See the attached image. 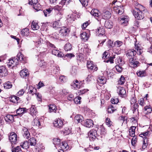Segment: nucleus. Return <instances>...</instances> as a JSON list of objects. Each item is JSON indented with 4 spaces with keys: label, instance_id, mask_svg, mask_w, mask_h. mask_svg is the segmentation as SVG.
<instances>
[{
    "label": "nucleus",
    "instance_id": "nucleus-21",
    "mask_svg": "<svg viewBox=\"0 0 152 152\" xmlns=\"http://www.w3.org/2000/svg\"><path fill=\"white\" fill-rule=\"evenodd\" d=\"M59 146L63 150H67L69 148V146L67 143L66 142H62L61 143Z\"/></svg>",
    "mask_w": 152,
    "mask_h": 152
},
{
    "label": "nucleus",
    "instance_id": "nucleus-7",
    "mask_svg": "<svg viewBox=\"0 0 152 152\" xmlns=\"http://www.w3.org/2000/svg\"><path fill=\"white\" fill-rule=\"evenodd\" d=\"M120 23L123 26H126L128 24L129 18L127 16H122L118 18Z\"/></svg>",
    "mask_w": 152,
    "mask_h": 152
},
{
    "label": "nucleus",
    "instance_id": "nucleus-2",
    "mask_svg": "<svg viewBox=\"0 0 152 152\" xmlns=\"http://www.w3.org/2000/svg\"><path fill=\"white\" fill-rule=\"evenodd\" d=\"M141 48L140 45L136 42L135 43V50L132 49L128 50L126 53V56L129 58L133 57L136 53L140 55L142 52Z\"/></svg>",
    "mask_w": 152,
    "mask_h": 152
},
{
    "label": "nucleus",
    "instance_id": "nucleus-59",
    "mask_svg": "<svg viewBox=\"0 0 152 152\" xmlns=\"http://www.w3.org/2000/svg\"><path fill=\"white\" fill-rule=\"evenodd\" d=\"M115 68L117 71L119 72H121L123 69V68L121 66V65H116Z\"/></svg>",
    "mask_w": 152,
    "mask_h": 152
},
{
    "label": "nucleus",
    "instance_id": "nucleus-18",
    "mask_svg": "<svg viewBox=\"0 0 152 152\" xmlns=\"http://www.w3.org/2000/svg\"><path fill=\"white\" fill-rule=\"evenodd\" d=\"M22 133L23 137L27 139H28L30 136V134L27 129L26 127H24L23 128Z\"/></svg>",
    "mask_w": 152,
    "mask_h": 152
},
{
    "label": "nucleus",
    "instance_id": "nucleus-40",
    "mask_svg": "<svg viewBox=\"0 0 152 152\" xmlns=\"http://www.w3.org/2000/svg\"><path fill=\"white\" fill-rule=\"evenodd\" d=\"M28 142L29 143H30V145L31 146H34L36 144V140L34 137H32L30 138Z\"/></svg>",
    "mask_w": 152,
    "mask_h": 152
},
{
    "label": "nucleus",
    "instance_id": "nucleus-8",
    "mask_svg": "<svg viewBox=\"0 0 152 152\" xmlns=\"http://www.w3.org/2000/svg\"><path fill=\"white\" fill-rule=\"evenodd\" d=\"M18 60L15 57H13L12 59L8 60L7 62V64L9 67L11 66H14L15 65L18 64Z\"/></svg>",
    "mask_w": 152,
    "mask_h": 152
},
{
    "label": "nucleus",
    "instance_id": "nucleus-57",
    "mask_svg": "<svg viewBox=\"0 0 152 152\" xmlns=\"http://www.w3.org/2000/svg\"><path fill=\"white\" fill-rule=\"evenodd\" d=\"M123 44V42L121 41H117L114 43L115 46L116 47H119Z\"/></svg>",
    "mask_w": 152,
    "mask_h": 152
},
{
    "label": "nucleus",
    "instance_id": "nucleus-34",
    "mask_svg": "<svg viewBox=\"0 0 152 152\" xmlns=\"http://www.w3.org/2000/svg\"><path fill=\"white\" fill-rule=\"evenodd\" d=\"M136 127L135 126H131L129 129V135L132 137L135 136V129Z\"/></svg>",
    "mask_w": 152,
    "mask_h": 152
},
{
    "label": "nucleus",
    "instance_id": "nucleus-47",
    "mask_svg": "<svg viewBox=\"0 0 152 152\" xmlns=\"http://www.w3.org/2000/svg\"><path fill=\"white\" fill-rule=\"evenodd\" d=\"M64 48L66 51L70 50L72 48V45L69 43H67L65 45Z\"/></svg>",
    "mask_w": 152,
    "mask_h": 152
},
{
    "label": "nucleus",
    "instance_id": "nucleus-15",
    "mask_svg": "<svg viewBox=\"0 0 152 152\" xmlns=\"http://www.w3.org/2000/svg\"><path fill=\"white\" fill-rule=\"evenodd\" d=\"M41 119H39L38 118H35L32 122V124L34 126H35L37 128H41Z\"/></svg>",
    "mask_w": 152,
    "mask_h": 152
},
{
    "label": "nucleus",
    "instance_id": "nucleus-13",
    "mask_svg": "<svg viewBox=\"0 0 152 152\" xmlns=\"http://www.w3.org/2000/svg\"><path fill=\"white\" fill-rule=\"evenodd\" d=\"M8 74L7 70L5 66H0V76L4 77L7 76Z\"/></svg>",
    "mask_w": 152,
    "mask_h": 152
},
{
    "label": "nucleus",
    "instance_id": "nucleus-58",
    "mask_svg": "<svg viewBox=\"0 0 152 152\" xmlns=\"http://www.w3.org/2000/svg\"><path fill=\"white\" fill-rule=\"evenodd\" d=\"M120 120L122 122L126 123L127 118L125 116H121L119 117Z\"/></svg>",
    "mask_w": 152,
    "mask_h": 152
},
{
    "label": "nucleus",
    "instance_id": "nucleus-11",
    "mask_svg": "<svg viewBox=\"0 0 152 152\" xmlns=\"http://www.w3.org/2000/svg\"><path fill=\"white\" fill-rule=\"evenodd\" d=\"M117 92L118 95L121 97L124 96L126 94V91L124 88L118 86Z\"/></svg>",
    "mask_w": 152,
    "mask_h": 152
},
{
    "label": "nucleus",
    "instance_id": "nucleus-14",
    "mask_svg": "<svg viewBox=\"0 0 152 152\" xmlns=\"http://www.w3.org/2000/svg\"><path fill=\"white\" fill-rule=\"evenodd\" d=\"M105 32L104 29L103 28L99 27L98 28L96 31L97 35L99 37L104 36V37H106L104 35Z\"/></svg>",
    "mask_w": 152,
    "mask_h": 152
},
{
    "label": "nucleus",
    "instance_id": "nucleus-33",
    "mask_svg": "<svg viewBox=\"0 0 152 152\" xmlns=\"http://www.w3.org/2000/svg\"><path fill=\"white\" fill-rule=\"evenodd\" d=\"M113 23L110 20H108L105 22L104 26L107 28H110L113 26Z\"/></svg>",
    "mask_w": 152,
    "mask_h": 152
},
{
    "label": "nucleus",
    "instance_id": "nucleus-50",
    "mask_svg": "<svg viewBox=\"0 0 152 152\" xmlns=\"http://www.w3.org/2000/svg\"><path fill=\"white\" fill-rule=\"evenodd\" d=\"M53 9H54L55 11H57L58 12H61V11L62 10V6H59V5H57L54 7Z\"/></svg>",
    "mask_w": 152,
    "mask_h": 152
},
{
    "label": "nucleus",
    "instance_id": "nucleus-27",
    "mask_svg": "<svg viewBox=\"0 0 152 152\" xmlns=\"http://www.w3.org/2000/svg\"><path fill=\"white\" fill-rule=\"evenodd\" d=\"M91 14L95 17H98L100 15L99 11L96 9H93L91 12Z\"/></svg>",
    "mask_w": 152,
    "mask_h": 152
},
{
    "label": "nucleus",
    "instance_id": "nucleus-43",
    "mask_svg": "<svg viewBox=\"0 0 152 152\" xmlns=\"http://www.w3.org/2000/svg\"><path fill=\"white\" fill-rule=\"evenodd\" d=\"M53 27L55 29H56L60 27L61 25V23L60 22V21H55L54 22L53 24Z\"/></svg>",
    "mask_w": 152,
    "mask_h": 152
},
{
    "label": "nucleus",
    "instance_id": "nucleus-36",
    "mask_svg": "<svg viewBox=\"0 0 152 152\" xmlns=\"http://www.w3.org/2000/svg\"><path fill=\"white\" fill-rule=\"evenodd\" d=\"M31 28L33 30H37L39 28V26L37 23L33 21L31 23Z\"/></svg>",
    "mask_w": 152,
    "mask_h": 152
},
{
    "label": "nucleus",
    "instance_id": "nucleus-10",
    "mask_svg": "<svg viewBox=\"0 0 152 152\" xmlns=\"http://www.w3.org/2000/svg\"><path fill=\"white\" fill-rule=\"evenodd\" d=\"M87 66L88 69L91 70L94 69V71H96L98 69L97 67L93 63V62L91 61H87Z\"/></svg>",
    "mask_w": 152,
    "mask_h": 152
},
{
    "label": "nucleus",
    "instance_id": "nucleus-3",
    "mask_svg": "<svg viewBox=\"0 0 152 152\" xmlns=\"http://www.w3.org/2000/svg\"><path fill=\"white\" fill-rule=\"evenodd\" d=\"M134 102V104L132 106V107L133 108V113L135 114L134 115H133V117L130 118V119L132 121H134V123L137 122L138 119V105L137 103H136V100L133 99Z\"/></svg>",
    "mask_w": 152,
    "mask_h": 152
},
{
    "label": "nucleus",
    "instance_id": "nucleus-1",
    "mask_svg": "<svg viewBox=\"0 0 152 152\" xmlns=\"http://www.w3.org/2000/svg\"><path fill=\"white\" fill-rule=\"evenodd\" d=\"M136 7L133 11V14L135 18L137 20L143 19L144 16L142 11L144 10L145 8L142 5L136 3Z\"/></svg>",
    "mask_w": 152,
    "mask_h": 152
},
{
    "label": "nucleus",
    "instance_id": "nucleus-28",
    "mask_svg": "<svg viewBox=\"0 0 152 152\" xmlns=\"http://www.w3.org/2000/svg\"><path fill=\"white\" fill-rule=\"evenodd\" d=\"M152 110L150 106H146L144 108L143 112L144 114L148 115L149 113H151Z\"/></svg>",
    "mask_w": 152,
    "mask_h": 152
},
{
    "label": "nucleus",
    "instance_id": "nucleus-20",
    "mask_svg": "<svg viewBox=\"0 0 152 152\" xmlns=\"http://www.w3.org/2000/svg\"><path fill=\"white\" fill-rule=\"evenodd\" d=\"M129 58V62L130 64L132 66L134 67H135L138 66L139 62L137 61H136L133 58V57Z\"/></svg>",
    "mask_w": 152,
    "mask_h": 152
},
{
    "label": "nucleus",
    "instance_id": "nucleus-45",
    "mask_svg": "<svg viewBox=\"0 0 152 152\" xmlns=\"http://www.w3.org/2000/svg\"><path fill=\"white\" fill-rule=\"evenodd\" d=\"M62 14L61 12H58L55 15L56 19L57 21L59 22L60 20L62 18Z\"/></svg>",
    "mask_w": 152,
    "mask_h": 152
},
{
    "label": "nucleus",
    "instance_id": "nucleus-49",
    "mask_svg": "<svg viewBox=\"0 0 152 152\" xmlns=\"http://www.w3.org/2000/svg\"><path fill=\"white\" fill-rule=\"evenodd\" d=\"M60 140L58 138H55L53 139V143L55 145H60L61 144Z\"/></svg>",
    "mask_w": 152,
    "mask_h": 152
},
{
    "label": "nucleus",
    "instance_id": "nucleus-54",
    "mask_svg": "<svg viewBox=\"0 0 152 152\" xmlns=\"http://www.w3.org/2000/svg\"><path fill=\"white\" fill-rule=\"evenodd\" d=\"M71 132V131L70 129L68 128H66L64 129L63 133L65 135H67L70 134Z\"/></svg>",
    "mask_w": 152,
    "mask_h": 152
},
{
    "label": "nucleus",
    "instance_id": "nucleus-61",
    "mask_svg": "<svg viewBox=\"0 0 152 152\" xmlns=\"http://www.w3.org/2000/svg\"><path fill=\"white\" fill-rule=\"evenodd\" d=\"M39 65L40 67L44 68L47 66V64L44 61H41L39 63Z\"/></svg>",
    "mask_w": 152,
    "mask_h": 152
},
{
    "label": "nucleus",
    "instance_id": "nucleus-53",
    "mask_svg": "<svg viewBox=\"0 0 152 152\" xmlns=\"http://www.w3.org/2000/svg\"><path fill=\"white\" fill-rule=\"evenodd\" d=\"M66 78L64 76H61L59 78L60 83H63L66 81Z\"/></svg>",
    "mask_w": 152,
    "mask_h": 152
},
{
    "label": "nucleus",
    "instance_id": "nucleus-51",
    "mask_svg": "<svg viewBox=\"0 0 152 152\" xmlns=\"http://www.w3.org/2000/svg\"><path fill=\"white\" fill-rule=\"evenodd\" d=\"M125 82V78L122 75L119 80L118 81V85H123L124 84Z\"/></svg>",
    "mask_w": 152,
    "mask_h": 152
},
{
    "label": "nucleus",
    "instance_id": "nucleus-64",
    "mask_svg": "<svg viewBox=\"0 0 152 152\" xmlns=\"http://www.w3.org/2000/svg\"><path fill=\"white\" fill-rule=\"evenodd\" d=\"M21 150L20 147L19 146H18L12 149V152H19Z\"/></svg>",
    "mask_w": 152,
    "mask_h": 152
},
{
    "label": "nucleus",
    "instance_id": "nucleus-46",
    "mask_svg": "<svg viewBox=\"0 0 152 152\" xmlns=\"http://www.w3.org/2000/svg\"><path fill=\"white\" fill-rule=\"evenodd\" d=\"M26 112V108H19L16 111V113L18 114H20Z\"/></svg>",
    "mask_w": 152,
    "mask_h": 152
},
{
    "label": "nucleus",
    "instance_id": "nucleus-17",
    "mask_svg": "<svg viewBox=\"0 0 152 152\" xmlns=\"http://www.w3.org/2000/svg\"><path fill=\"white\" fill-rule=\"evenodd\" d=\"M83 125L87 127L90 128L93 126V121L91 119H87L84 121Z\"/></svg>",
    "mask_w": 152,
    "mask_h": 152
},
{
    "label": "nucleus",
    "instance_id": "nucleus-32",
    "mask_svg": "<svg viewBox=\"0 0 152 152\" xmlns=\"http://www.w3.org/2000/svg\"><path fill=\"white\" fill-rule=\"evenodd\" d=\"M80 37L81 39L83 41H86L88 40L89 38V36L86 33L83 32L81 34Z\"/></svg>",
    "mask_w": 152,
    "mask_h": 152
},
{
    "label": "nucleus",
    "instance_id": "nucleus-56",
    "mask_svg": "<svg viewBox=\"0 0 152 152\" xmlns=\"http://www.w3.org/2000/svg\"><path fill=\"white\" fill-rule=\"evenodd\" d=\"M93 79V77L92 75L91 74H90L88 75V77L86 78V80L87 82L88 83L92 81Z\"/></svg>",
    "mask_w": 152,
    "mask_h": 152
},
{
    "label": "nucleus",
    "instance_id": "nucleus-38",
    "mask_svg": "<svg viewBox=\"0 0 152 152\" xmlns=\"http://www.w3.org/2000/svg\"><path fill=\"white\" fill-rule=\"evenodd\" d=\"M19 98L15 95L12 96L10 97V101L14 103L17 102L19 100Z\"/></svg>",
    "mask_w": 152,
    "mask_h": 152
},
{
    "label": "nucleus",
    "instance_id": "nucleus-39",
    "mask_svg": "<svg viewBox=\"0 0 152 152\" xmlns=\"http://www.w3.org/2000/svg\"><path fill=\"white\" fill-rule=\"evenodd\" d=\"M53 10L52 8H50L44 10L43 11L45 16L47 17L50 15V14Z\"/></svg>",
    "mask_w": 152,
    "mask_h": 152
},
{
    "label": "nucleus",
    "instance_id": "nucleus-60",
    "mask_svg": "<svg viewBox=\"0 0 152 152\" xmlns=\"http://www.w3.org/2000/svg\"><path fill=\"white\" fill-rule=\"evenodd\" d=\"M46 43L48 46L50 48V49H51L52 50L53 49H55L56 48V47L54 45L51 43L50 42H47Z\"/></svg>",
    "mask_w": 152,
    "mask_h": 152
},
{
    "label": "nucleus",
    "instance_id": "nucleus-42",
    "mask_svg": "<svg viewBox=\"0 0 152 152\" xmlns=\"http://www.w3.org/2000/svg\"><path fill=\"white\" fill-rule=\"evenodd\" d=\"M44 40L41 38L39 39L36 42L35 44L36 46L38 47L40 46L44 42Z\"/></svg>",
    "mask_w": 152,
    "mask_h": 152
},
{
    "label": "nucleus",
    "instance_id": "nucleus-12",
    "mask_svg": "<svg viewBox=\"0 0 152 152\" xmlns=\"http://www.w3.org/2000/svg\"><path fill=\"white\" fill-rule=\"evenodd\" d=\"M9 139L12 143H15L17 140V135L15 132H12L9 136Z\"/></svg>",
    "mask_w": 152,
    "mask_h": 152
},
{
    "label": "nucleus",
    "instance_id": "nucleus-30",
    "mask_svg": "<svg viewBox=\"0 0 152 152\" xmlns=\"http://www.w3.org/2000/svg\"><path fill=\"white\" fill-rule=\"evenodd\" d=\"M20 33L23 36H28L29 34V32L28 29L27 28L23 29L21 31Z\"/></svg>",
    "mask_w": 152,
    "mask_h": 152
},
{
    "label": "nucleus",
    "instance_id": "nucleus-52",
    "mask_svg": "<svg viewBox=\"0 0 152 152\" xmlns=\"http://www.w3.org/2000/svg\"><path fill=\"white\" fill-rule=\"evenodd\" d=\"M137 74L139 77H142L146 75L145 72V71H139L137 73Z\"/></svg>",
    "mask_w": 152,
    "mask_h": 152
},
{
    "label": "nucleus",
    "instance_id": "nucleus-25",
    "mask_svg": "<svg viewBox=\"0 0 152 152\" xmlns=\"http://www.w3.org/2000/svg\"><path fill=\"white\" fill-rule=\"evenodd\" d=\"M29 74L28 71V70L26 69H23L21 70L20 73V75L21 77L23 78L27 76Z\"/></svg>",
    "mask_w": 152,
    "mask_h": 152
},
{
    "label": "nucleus",
    "instance_id": "nucleus-48",
    "mask_svg": "<svg viewBox=\"0 0 152 152\" xmlns=\"http://www.w3.org/2000/svg\"><path fill=\"white\" fill-rule=\"evenodd\" d=\"M4 86L5 89H9L12 88V85L10 82H7L4 84Z\"/></svg>",
    "mask_w": 152,
    "mask_h": 152
},
{
    "label": "nucleus",
    "instance_id": "nucleus-24",
    "mask_svg": "<svg viewBox=\"0 0 152 152\" xmlns=\"http://www.w3.org/2000/svg\"><path fill=\"white\" fill-rule=\"evenodd\" d=\"M83 120V117L80 115H77L75 118V121L76 123L81 122Z\"/></svg>",
    "mask_w": 152,
    "mask_h": 152
},
{
    "label": "nucleus",
    "instance_id": "nucleus-35",
    "mask_svg": "<svg viewBox=\"0 0 152 152\" xmlns=\"http://www.w3.org/2000/svg\"><path fill=\"white\" fill-rule=\"evenodd\" d=\"M29 143L28 142L26 141L23 142L21 143L20 146L23 148L26 149L29 148Z\"/></svg>",
    "mask_w": 152,
    "mask_h": 152
},
{
    "label": "nucleus",
    "instance_id": "nucleus-63",
    "mask_svg": "<svg viewBox=\"0 0 152 152\" xmlns=\"http://www.w3.org/2000/svg\"><path fill=\"white\" fill-rule=\"evenodd\" d=\"M100 132L101 134L104 135L106 133V131L104 127L102 126L100 127Z\"/></svg>",
    "mask_w": 152,
    "mask_h": 152
},
{
    "label": "nucleus",
    "instance_id": "nucleus-9",
    "mask_svg": "<svg viewBox=\"0 0 152 152\" xmlns=\"http://www.w3.org/2000/svg\"><path fill=\"white\" fill-rule=\"evenodd\" d=\"M113 9L115 12L119 15L122 14L124 11V9L122 6L117 5L114 7Z\"/></svg>",
    "mask_w": 152,
    "mask_h": 152
},
{
    "label": "nucleus",
    "instance_id": "nucleus-55",
    "mask_svg": "<svg viewBox=\"0 0 152 152\" xmlns=\"http://www.w3.org/2000/svg\"><path fill=\"white\" fill-rule=\"evenodd\" d=\"M106 124L108 126L110 127L112 124V122L109 118H107L106 119Z\"/></svg>",
    "mask_w": 152,
    "mask_h": 152
},
{
    "label": "nucleus",
    "instance_id": "nucleus-29",
    "mask_svg": "<svg viewBox=\"0 0 152 152\" xmlns=\"http://www.w3.org/2000/svg\"><path fill=\"white\" fill-rule=\"evenodd\" d=\"M37 3V0H28V4L31 5H33L34 8L37 10V11H38L40 10V9H37L36 8L35 6V5H36Z\"/></svg>",
    "mask_w": 152,
    "mask_h": 152
},
{
    "label": "nucleus",
    "instance_id": "nucleus-41",
    "mask_svg": "<svg viewBox=\"0 0 152 152\" xmlns=\"http://www.w3.org/2000/svg\"><path fill=\"white\" fill-rule=\"evenodd\" d=\"M98 82L101 84H104L106 82V79L104 77H99L98 79Z\"/></svg>",
    "mask_w": 152,
    "mask_h": 152
},
{
    "label": "nucleus",
    "instance_id": "nucleus-16",
    "mask_svg": "<svg viewBox=\"0 0 152 152\" xmlns=\"http://www.w3.org/2000/svg\"><path fill=\"white\" fill-rule=\"evenodd\" d=\"M52 54L55 56H57L58 57H62L64 55L63 53L58 50H57L56 48L55 49H53L52 50Z\"/></svg>",
    "mask_w": 152,
    "mask_h": 152
},
{
    "label": "nucleus",
    "instance_id": "nucleus-19",
    "mask_svg": "<svg viewBox=\"0 0 152 152\" xmlns=\"http://www.w3.org/2000/svg\"><path fill=\"white\" fill-rule=\"evenodd\" d=\"M110 12L108 11H104L102 14V16L104 19H108L111 17Z\"/></svg>",
    "mask_w": 152,
    "mask_h": 152
},
{
    "label": "nucleus",
    "instance_id": "nucleus-23",
    "mask_svg": "<svg viewBox=\"0 0 152 152\" xmlns=\"http://www.w3.org/2000/svg\"><path fill=\"white\" fill-rule=\"evenodd\" d=\"M17 57L18 58V59L20 61L23 62H25L26 61V58L24 57L23 54L21 52H19L17 55Z\"/></svg>",
    "mask_w": 152,
    "mask_h": 152
},
{
    "label": "nucleus",
    "instance_id": "nucleus-31",
    "mask_svg": "<svg viewBox=\"0 0 152 152\" xmlns=\"http://www.w3.org/2000/svg\"><path fill=\"white\" fill-rule=\"evenodd\" d=\"M30 114L33 116L36 115L37 114V110L34 105H32L30 109Z\"/></svg>",
    "mask_w": 152,
    "mask_h": 152
},
{
    "label": "nucleus",
    "instance_id": "nucleus-22",
    "mask_svg": "<svg viewBox=\"0 0 152 152\" xmlns=\"http://www.w3.org/2000/svg\"><path fill=\"white\" fill-rule=\"evenodd\" d=\"M4 119L7 122L10 123L13 121L14 117L12 115H7L4 117Z\"/></svg>",
    "mask_w": 152,
    "mask_h": 152
},
{
    "label": "nucleus",
    "instance_id": "nucleus-6",
    "mask_svg": "<svg viewBox=\"0 0 152 152\" xmlns=\"http://www.w3.org/2000/svg\"><path fill=\"white\" fill-rule=\"evenodd\" d=\"M69 29L65 27H61L59 32V35L62 37H64L66 36L69 32Z\"/></svg>",
    "mask_w": 152,
    "mask_h": 152
},
{
    "label": "nucleus",
    "instance_id": "nucleus-5",
    "mask_svg": "<svg viewBox=\"0 0 152 152\" xmlns=\"http://www.w3.org/2000/svg\"><path fill=\"white\" fill-rule=\"evenodd\" d=\"M64 120L59 118L56 119L54 121L53 124L55 127L61 128L64 125Z\"/></svg>",
    "mask_w": 152,
    "mask_h": 152
},
{
    "label": "nucleus",
    "instance_id": "nucleus-26",
    "mask_svg": "<svg viewBox=\"0 0 152 152\" xmlns=\"http://www.w3.org/2000/svg\"><path fill=\"white\" fill-rule=\"evenodd\" d=\"M49 109L50 112H54L56 113L57 109L56 106L53 104H51L49 105Z\"/></svg>",
    "mask_w": 152,
    "mask_h": 152
},
{
    "label": "nucleus",
    "instance_id": "nucleus-4",
    "mask_svg": "<svg viewBox=\"0 0 152 152\" xmlns=\"http://www.w3.org/2000/svg\"><path fill=\"white\" fill-rule=\"evenodd\" d=\"M88 135L90 140H94L98 136L97 130L95 129L91 130L88 133Z\"/></svg>",
    "mask_w": 152,
    "mask_h": 152
},
{
    "label": "nucleus",
    "instance_id": "nucleus-44",
    "mask_svg": "<svg viewBox=\"0 0 152 152\" xmlns=\"http://www.w3.org/2000/svg\"><path fill=\"white\" fill-rule=\"evenodd\" d=\"M116 110V109L113 106L111 105L109 106L107 109V111L109 113H113Z\"/></svg>",
    "mask_w": 152,
    "mask_h": 152
},
{
    "label": "nucleus",
    "instance_id": "nucleus-37",
    "mask_svg": "<svg viewBox=\"0 0 152 152\" xmlns=\"http://www.w3.org/2000/svg\"><path fill=\"white\" fill-rule=\"evenodd\" d=\"M115 62L118 65H122L124 64V61L122 59L121 57L118 56L117 58L115 60Z\"/></svg>",
    "mask_w": 152,
    "mask_h": 152
},
{
    "label": "nucleus",
    "instance_id": "nucleus-62",
    "mask_svg": "<svg viewBox=\"0 0 152 152\" xmlns=\"http://www.w3.org/2000/svg\"><path fill=\"white\" fill-rule=\"evenodd\" d=\"M81 99V97L80 96L76 97L74 99V102L76 104H80Z\"/></svg>",
    "mask_w": 152,
    "mask_h": 152
}]
</instances>
